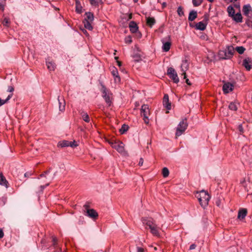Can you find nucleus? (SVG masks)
Listing matches in <instances>:
<instances>
[{"label":"nucleus","mask_w":252,"mask_h":252,"mask_svg":"<svg viewBox=\"0 0 252 252\" xmlns=\"http://www.w3.org/2000/svg\"><path fill=\"white\" fill-rule=\"evenodd\" d=\"M4 236V233L2 229L0 228V238H2Z\"/></svg>","instance_id":"nucleus-48"},{"label":"nucleus","mask_w":252,"mask_h":252,"mask_svg":"<svg viewBox=\"0 0 252 252\" xmlns=\"http://www.w3.org/2000/svg\"><path fill=\"white\" fill-rule=\"evenodd\" d=\"M14 91V88L12 86H9L7 89V92L12 93Z\"/></svg>","instance_id":"nucleus-47"},{"label":"nucleus","mask_w":252,"mask_h":252,"mask_svg":"<svg viewBox=\"0 0 252 252\" xmlns=\"http://www.w3.org/2000/svg\"><path fill=\"white\" fill-rule=\"evenodd\" d=\"M188 127V123L186 119L182 120L176 128V136L177 137L181 135Z\"/></svg>","instance_id":"nucleus-5"},{"label":"nucleus","mask_w":252,"mask_h":252,"mask_svg":"<svg viewBox=\"0 0 252 252\" xmlns=\"http://www.w3.org/2000/svg\"><path fill=\"white\" fill-rule=\"evenodd\" d=\"M109 144L112 148L115 149L119 153H125L124 144L120 141L110 142Z\"/></svg>","instance_id":"nucleus-6"},{"label":"nucleus","mask_w":252,"mask_h":252,"mask_svg":"<svg viewBox=\"0 0 252 252\" xmlns=\"http://www.w3.org/2000/svg\"><path fill=\"white\" fill-rule=\"evenodd\" d=\"M2 24L3 25V26H6V27H8L9 23H10V21H9V18H7V17H5L4 18L3 20L2 21Z\"/></svg>","instance_id":"nucleus-37"},{"label":"nucleus","mask_w":252,"mask_h":252,"mask_svg":"<svg viewBox=\"0 0 252 252\" xmlns=\"http://www.w3.org/2000/svg\"><path fill=\"white\" fill-rule=\"evenodd\" d=\"M163 103L167 109L170 110L171 109V104L169 102V97L168 94H165L164 95Z\"/></svg>","instance_id":"nucleus-15"},{"label":"nucleus","mask_w":252,"mask_h":252,"mask_svg":"<svg viewBox=\"0 0 252 252\" xmlns=\"http://www.w3.org/2000/svg\"><path fill=\"white\" fill-rule=\"evenodd\" d=\"M81 115L82 117V119L87 123H89L90 121V119L89 118V116L88 114L85 112H82L81 113Z\"/></svg>","instance_id":"nucleus-26"},{"label":"nucleus","mask_w":252,"mask_h":252,"mask_svg":"<svg viewBox=\"0 0 252 252\" xmlns=\"http://www.w3.org/2000/svg\"><path fill=\"white\" fill-rule=\"evenodd\" d=\"M234 86L232 84L227 82L225 83L223 86L222 90L224 94H227L233 90Z\"/></svg>","instance_id":"nucleus-11"},{"label":"nucleus","mask_w":252,"mask_h":252,"mask_svg":"<svg viewBox=\"0 0 252 252\" xmlns=\"http://www.w3.org/2000/svg\"><path fill=\"white\" fill-rule=\"evenodd\" d=\"M218 206H219V203H217Z\"/></svg>","instance_id":"nucleus-62"},{"label":"nucleus","mask_w":252,"mask_h":252,"mask_svg":"<svg viewBox=\"0 0 252 252\" xmlns=\"http://www.w3.org/2000/svg\"><path fill=\"white\" fill-rule=\"evenodd\" d=\"M150 115V111L149 106L147 104L143 105L141 108V115L143 117L144 121L146 124H148L149 123Z\"/></svg>","instance_id":"nucleus-4"},{"label":"nucleus","mask_w":252,"mask_h":252,"mask_svg":"<svg viewBox=\"0 0 252 252\" xmlns=\"http://www.w3.org/2000/svg\"><path fill=\"white\" fill-rule=\"evenodd\" d=\"M229 108L233 111H236L237 109V104L236 102H231L229 105Z\"/></svg>","instance_id":"nucleus-33"},{"label":"nucleus","mask_w":252,"mask_h":252,"mask_svg":"<svg viewBox=\"0 0 252 252\" xmlns=\"http://www.w3.org/2000/svg\"><path fill=\"white\" fill-rule=\"evenodd\" d=\"M167 74L175 83H178L179 82L177 73L173 68H169L167 70Z\"/></svg>","instance_id":"nucleus-8"},{"label":"nucleus","mask_w":252,"mask_h":252,"mask_svg":"<svg viewBox=\"0 0 252 252\" xmlns=\"http://www.w3.org/2000/svg\"><path fill=\"white\" fill-rule=\"evenodd\" d=\"M58 100L59 104V110L61 112L64 111V110H65V100H64V99H62V100H61L60 99L59 96H58Z\"/></svg>","instance_id":"nucleus-18"},{"label":"nucleus","mask_w":252,"mask_h":252,"mask_svg":"<svg viewBox=\"0 0 252 252\" xmlns=\"http://www.w3.org/2000/svg\"><path fill=\"white\" fill-rule=\"evenodd\" d=\"M46 65H47V68L50 71H53L55 70V69L56 68L55 63L53 62L50 61L49 59H48L46 61Z\"/></svg>","instance_id":"nucleus-16"},{"label":"nucleus","mask_w":252,"mask_h":252,"mask_svg":"<svg viewBox=\"0 0 252 252\" xmlns=\"http://www.w3.org/2000/svg\"><path fill=\"white\" fill-rule=\"evenodd\" d=\"M7 181L2 174L0 173V185L7 187Z\"/></svg>","instance_id":"nucleus-25"},{"label":"nucleus","mask_w":252,"mask_h":252,"mask_svg":"<svg viewBox=\"0 0 252 252\" xmlns=\"http://www.w3.org/2000/svg\"><path fill=\"white\" fill-rule=\"evenodd\" d=\"M49 173V171H46L44 174H42L40 175L41 177H42L43 176H45L46 177L47 179H48L49 180L51 181L53 178V177H50L48 176V174Z\"/></svg>","instance_id":"nucleus-39"},{"label":"nucleus","mask_w":252,"mask_h":252,"mask_svg":"<svg viewBox=\"0 0 252 252\" xmlns=\"http://www.w3.org/2000/svg\"><path fill=\"white\" fill-rule=\"evenodd\" d=\"M196 247V245L192 244L189 247V250H191L195 249Z\"/></svg>","instance_id":"nucleus-49"},{"label":"nucleus","mask_w":252,"mask_h":252,"mask_svg":"<svg viewBox=\"0 0 252 252\" xmlns=\"http://www.w3.org/2000/svg\"><path fill=\"white\" fill-rule=\"evenodd\" d=\"M70 144L69 145V146L74 148L78 146V144L76 143V142L75 141H70Z\"/></svg>","instance_id":"nucleus-45"},{"label":"nucleus","mask_w":252,"mask_h":252,"mask_svg":"<svg viewBox=\"0 0 252 252\" xmlns=\"http://www.w3.org/2000/svg\"><path fill=\"white\" fill-rule=\"evenodd\" d=\"M227 11L229 17H232L235 14V10L232 6H228L227 8Z\"/></svg>","instance_id":"nucleus-28"},{"label":"nucleus","mask_w":252,"mask_h":252,"mask_svg":"<svg viewBox=\"0 0 252 252\" xmlns=\"http://www.w3.org/2000/svg\"><path fill=\"white\" fill-rule=\"evenodd\" d=\"M243 14L249 18H252V8L250 4L244 5L242 8Z\"/></svg>","instance_id":"nucleus-9"},{"label":"nucleus","mask_w":252,"mask_h":252,"mask_svg":"<svg viewBox=\"0 0 252 252\" xmlns=\"http://www.w3.org/2000/svg\"><path fill=\"white\" fill-rule=\"evenodd\" d=\"M118 65L120 66L121 65V63L119 61H117Z\"/></svg>","instance_id":"nucleus-55"},{"label":"nucleus","mask_w":252,"mask_h":252,"mask_svg":"<svg viewBox=\"0 0 252 252\" xmlns=\"http://www.w3.org/2000/svg\"><path fill=\"white\" fill-rule=\"evenodd\" d=\"M128 126L126 125H124L120 129V131L121 132V133L122 134H123L125 132H126L127 129H128Z\"/></svg>","instance_id":"nucleus-38"},{"label":"nucleus","mask_w":252,"mask_h":252,"mask_svg":"<svg viewBox=\"0 0 252 252\" xmlns=\"http://www.w3.org/2000/svg\"><path fill=\"white\" fill-rule=\"evenodd\" d=\"M197 17V12L194 10L190 12L188 19L190 21H193Z\"/></svg>","instance_id":"nucleus-24"},{"label":"nucleus","mask_w":252,"mask_h":252,"mask_svg":"<svg viewBox=\"0 0 252 252\" xmlns=\"http://www.w3.org/2000/svg\"><path fill=\"white\" fill-rule=\"evenodd\" d=\"M90 1L92 5H96L101 2V0H90Z\"/></svg>","instance_id":"nucleus-40"},{"label":"nucleus","mask_w":252,"mask_h":252,"mask_svg":"<svg viewBox=\"0 0 252 252\" xmlns=\"http://www.w3.org/2000/svg\"><path fill=\"white\" fill-rule=\"evenodd\" d=\"M235 51V48L232 46H229L224 50L220 52V55H225L224 59H230L233 55Z\"/></svg>","instance_id":"nucleus-7"},{"label":"nucleus","mask_w":252,"mask_h":252,"mask_svg":"<svg viewBox=\"0 0 252 252\" xmlns=\"http://www.w3.org/2000/svg\"><path fill=\"white\" fill-rule=\"evenodd\" d=\"M245 50V48L243 46H237L235 48V50L240 54H242Z\"/></svg>","instance_id":"nucleus-32"},{"label":"nucleus","mask_w":252,"mask_h":252,"mask_svg":"<svg viewBox=\"0 0 252 252\" xmlns=\"http://www.w3.org/2000/svg\"><path fill=\"white\" fill-rule=\"evenodd\" d=\"M247 210L246 209H242L240 210L238 212V218L240 219H243L245 218V217L247 215Z\"/></svg>","instance_id":"nucleus-21"},{"label":"nucleus","mask_w":252,"mask_h":252,"mask_svg":"<svg viewBox=\"0 0 252 252\" xmlns=\"http://www.w3.org/2000/svg\"><path fill=\"white\" fill-rule=\"evenodd\" d=\"M112 74L113 76H114V80L115 82L119 83L120 82V77H119L118 75V71L115 67H113L112 71H111Z\"/></svg>","instance_id":"nucleus-14"},{"label":"nucleus","mask_w":252,"mask_h":252,"mask_svg":"<svg viewBox=\"0 0 252 252\" xmlns=\"http://www.w3.org/2000/svg\"><path fill=\"white\" fill-rule=\"evenodd\" d=\"M143 225H146L150 229L151 233L154 236L159 237L160 236V227L158 226L155 221L152 218H144L142 219Z\"/></svg>","instance_id":"nucleus-1"},{"label":"nucleus","mask_w":252,"mask_h":252,"mask_svg":"<svg viewBox=\"0 0 252 252\" xmlns=\"http://www.w3.org/2000/svg\"><path fill=\"white\" fill-rule=\"evenodd\" d=\"M129 27L130 31L133 33L136 32L138 30V27L137 26V25L135 23L133 22H131L130 23Z\"/></svg>","instance_id":"nucleus-23"},{"label":"nucleus","mask_w":252,"mask_h":252,"mask_svg":"<svg viewBox=\"0 0 252 252\" xmlns=\"http://www.w3.org/2000/svg\"><path fill=\"white\" fill-rule=\"evenodd\" d=\"M125 41L126 43L130 44L132 42L131 37L130 36H127L125 37Z\"/></svg>","instance_id":"nucleus-41"},{"label":"nucleus","mask_w":252,"mask_h":252,"mask_svg":"<svg viewBox=\"0 0 252 252\" xmlns=\"http://www.w3.org/2000/svg\"><path fill=\"white\" fill-rule=\"evenodd\" d=\"M76 10L78 13H81L82 11V7L78 0L76 1Z\"/></svg>","instance_id":"nucleus-35"},{"label":"nucleus","mask_w":252,"mask_h":252,"mask_svg":"<svg viewBox=\"0 0 252 252\" xmlns=\"http://www.w3.org/2000/svg\"><path fill=\"white\" fill-rule=\"evenodd\" d=\"M243 65L247 70H250L252 68V60L249 57L246 58L244 59Z\"/></svg>","instance_id":"nucleus-10"},{"label":"nucleus","mask_w":252,"mask_h":252,"mask_svg":"<svg viewBox=\"0 0 252 252\" xmlns=\"http://www.w3.org/2000/svg\"><path fill=\"white\" fill-rule=\"evenodd\" d=\"M70 144V141L63 140L58 143V146L61 147H68Z\"/></svg>","instance_id":"nucleus-27"},{"label":"nucleus","mask_w":252,"mask_h":252,"mask_svg":"<svg viewBox=\"0 0 252 252\" xmlns=\"http://www.w3.org/2000/svg\"><path fill=\"white\" fill-rule=\"evenodd\" d=\"M189 68V64L186 61H183L181 65V69L182 72V75H183V78H186V72L188 70Z\"/></svg>","instance_id":"nucleus-12"},{"label":"nucleus","mask_w":252,"mask_h":252,"mask_svg":"<svg viewBox=\"0 0 252 252\" xmlns=\"http://www.w3.org/2000/svg\"><path fill=\"white\" fill-rule=\"evenodd\" d=\"M154 250H157V248H156V247H155V248H154Z\"/></svg>","instance_id":"nucleus-58"},{"label":"nucleus","mask_w":252,"mask_h":252,"mask_svg":"<svg viewBox=\"0 0 252 252\" xmlns=\"http://www.w3.org/2000/svg\"><path fill=\"white\" fill-rule=\"evenodd\" d=\"M143 162H144V160H143V159L142 158H141L140 159V160H139V166H142L143 164Z\"/></svg>","instance_id":"nucleus-50"},{"label":"nucleus","mask_w":252,"mask_h":252,"mask_svg":"<svg viewBox=\"0 0 252 252\" xmlns=\"http://www.w3.org/2000/svg\"><path fill=\"white\" fill-rule=\"evenodd\" d=\"M12 96V94H9L6 99H2L0 98V106L6 103Z\"/></svg>","instance_id":"nucleus-31"},{"label":"nucleus","mask_w":252,"mask_h":252,"mask_svg":"<svg viewBox=\"0 0 252 252\" xmlns=\"http://www.w3.org/2000/svg\"><path fill=\"white\" fill-rule=\"evenodd\" d=\"M101 92L102 96L104 99L106 104L108 106H110L113 99V95L111 92L103 85H102Z\"/></svg>","instance_id":"nucleus-3"},{"label":"nucleus","mask_w":252,"mask_h":252,"mask_svg":"<svg viewBox=\"0 0 252 252\" xmlns=\"http://www.w3.org/2000/svg\"><path fill=\"white\" fill-rule=\"evenodd\" d=\"M115 60H117L118 59V57H115Z\"/></svg>","instance_id":"nucleus-59"},{"label":"nucleus","mask_w":252,"mask_h":252,"mask_svg":"<svg viewBox=\"0 0 252 252\" xmlns=\"http://www.w3.org/2000/svg\"><path fill=\"white\" fill-rule=\"evenodd\" d=\"M85 14L86 17L85 18L84 21H87L89 22H93L94 20L93 14L91 12H86Z\"/></svg>","instance_id":"nucleus-22"},{"label":"nucleus","mask_w":252,"mask_h":252,"mask_svg":"<svg viewBox=\"0 0 252 252\" xmlns=\"http://www.w3.org/2000/svg\"><path fill=\"white\" fill-rule=\"evenodd\" d=\"M185 79H186V82L187 83V84L189 85H191V83H190L189 79H187V77H186V78H184Z\"/></svg>","instance_id":"nucleus-52"},{"label":"nucleus","mask_w":252,"mask_h":252,"mask_svg":"<svg viewBox=\"0 0 252 252\" xmlns=\"http://www.w3.org/2000/svg\"><path fill=\"white\" fill-rule=\"evenodd\" d=\"M167 38H168V39H170V36H168L167 37Z\"/></svg>","instance_id":"nucleus-60"},{"label":"nucleus","mask_w":252,"mask_h":252,"mask_svg":"<svg viewBox=\"0 0 252 252\" xmlns=\"http://www.w3.org/2000/svg\"><path fill=\"white\" fill-rule=\"evenodd\" d=\"M203 1V0H192V3L194 6L200 5Z\"/></svg>","instance_id":"nucleus-36"},{"label":"nucleus","mask_w":252,"mask_h":252,"mask_svg":"<svg viewBox=\"0 0 252 252\" xmlns=\"http://www.w3.org/2000/svg\"><path fill=\"white\" fill-rule=\"evenodd\" d=\"M138 0H133V1L135 2H136L138 1Z\"/></svg>","instance_id":"nucleus-57"},{"label":"nucleus","mask_w":252,"mask_h":252,"mask_svg":"<svg viewBox=\"0 0 252 252\" xmlns=\"http://www.w3.org/2000/svg\"><path fill=\"white\" fill-rule=\"evenodd\" d=\"M92 23L93 22H89L87 21H84L83 22L85 28L90 31L92 30L93 29V26H92Z\"/></svg>","instance_id":"nucleus-29"},{"label":"nucleus","mask_w":252,"mask_h":252,"mask_svg":"<svg viewBox=\"0 0 252 252\" xmlns=\"http://www.w3.org/2000/svg\"><path fill=\"white\" fill-rule=\"evenodd\" d=\"M162 42L163 43L162 45V50L164 52H167L169 50L171 47V42L170 41L165 42L164 40H162Z\"/></svg>","instance_id":"nucleus-19"},{"label":"nucleus","mask_w":252,"mask_h":252,"mask_svg":"<svg viewBox=\"0 0 252 252\" xmlns=\"http://www.w3.org/2000/svg\"><path fill=\"white\" fill-rule=\"evenodd\" d=\"M177 13L180 16H182L184 15V11L182 8L179 6L177 9Z\"/></svg>","instance_id":"nucleus-43"},{"label":"nucleus","mask_w":252,"mask_h":252,"mask_svg":"<svg viewBox=\"0 0 252 252\" xmlns=\"http://www.w3.org/2000/svg\"><path fill=\"white\" fill-rule=\"evenodd\" d=\"M53 241L54 245H55L56 242L57 241L56 239L55 238H53Z\"/></svg>","instance_id":"nucleus-54"},{"label":"nucleus","mask_w":252,"mask_h":252,"mask_svg":"<svg viewBox=\"0 0 252 252\" xmlns=\"http://www.w3.org/2000/svg\"><path fill=\"white\" fill-rule=\"evenodd\" d=\"M155 23V20L154 18L148 17L147 18V24L150 27H152Z\"/></svg>","instance_id":"nucleus-30"},{"label":"nucleus","mask_w":252,"mask_h":252,"mask_svg":"<svg viewBox=\"0 0 252 252\" xmlns=\"http://www.w3.org/2000/svg\"><path fill=\"white\" fill-rule=\"evenodd\" d=\"M240 184L245 188L246 189H247L246 179L244 178L241 179L240 181Z\"/></svg>","instance_id":"nucleus-44"},{"label":"nucleus","mask_w":252,"mask_h":252,"mask_svg":"<svg viewBox=\"0 0 252 252\" xmlns=\"http://www.w3.org/2000/svg\"><path fill=\"white\" fill-rule=\"evenodd\" d=\"M5 0H0V9L3 11L4 9Z\"/></svg>","instance_id":"nucleus-42"},{"label":"nucleus","mask_w":252,"mask_h":252,"mask_svg":"<svg viewBox=\"0 0 252 252\" xmlns=\"http://www.w3.org/2000/svg\"><path fill=\"white\" fill-rule=\"evenodd\" d=\"M49 185V183L46 184L45 186H41L40 188L41 189V190H43L46 187L48 186Z\"/></svg>","instance_id":"nucleus-53"},{"label":"nucleus","mask_w":252,"mask_h":252,"mask_svg":"<svg viewBox=\"0 0 252 252\" xmlns=\"http://www.w3.org/2000/svg\"><path fill=\"white\" fill-rule=\"evenodd\" d=\"M238 129H239V130L240 132H243V127H242V125H239V126Z\"/></svg>","instance_id":"nucleus-51"},{"label":"nucleus","mask_w":252,"mask_h":252,"mask_svg":"<svg viewBox=\"0 0 252 252\" xmlns=\"http://www.w3.org/2000/svg\"><path fill=\"white\" fill-rule=\"evenodd\" d=\"M209 2H213L214 0H207Z\"/></svg>","instance_id":"nucleus-56"},{"label":"nucleus","mask_w":252,"mask_h":252,"mask_svg":"<svg viewBox=\"0 0 252 252\" xmlns=\"http://www.w3.org/2000/svg\"><path fill=\"white\" fill-rule=\"evenodd\" d=\"M196 197L202 207L205 208L208 205L210 199V196L207 191L202 190L199 192L197 193Z\"/></svg>","instance_id":"nucleus-2"},{"label":"nucleus","mask_w":252,"mask_h":252,"mask_svg":"<svg viewBox=\"0 0 252 252\" xmlns=\"http://www.w3.org/2000/svg\"><path fill=\"white\" fill-rule=\"evenodd\" d=\"M136 252H145V250L143 248L137 247L136 248Z\"/></svg>","instance_id":"nucleus-46"},{"label":"nucleus","mask_w":252,"mask_h":252,"mask_svg":"<svg viewBox=\"0 0 252 252\" xmlns=\"http://www.w3.org/2000/svg\"><path fill=\"white\" fill-rule=\"evenodd\" d=\"M231 18L236 23H241L242 22V16L240 12L235 14Z\"/></svg>","instance_id":"nucleus-17"},{"label":"nucleus","mask_w":252,"mask_h":252,"mask_svg":"<svg viewBox=\"0 0 252 252\" xmlns=\"http://www.w3.org/2000/svg\"><path fill=\"white\" fill-rule=\"evenodd\" d=\"M207 24L203 21L197 23L195 28L197 30L204 31L206 28Z\"/></svg>","instance_id":"nucleus-20"},{"label":"nucleus","mask_w":252,"mask_h":252,"mask_svg":"<svg viewBox=\"0 0 252 252\" xmlns=\"http://www.w3.org/2000/svg\"><path fill=\"white\" fill-rule=\"evenodd\" d=\"M162 174L164 178L167 177V176H168L169 174V170L168 169V168H166V167H164L162 169Z\"/></svg>","instance_id":"nucleus-34"},{"label":"nucleus","mask_w":252,"mask_h":252,"mask_svg":"<svg viewBox=\"0 0 252 252\" xmlns=\"http://www.w3.org/2000/svg\"><path fill=\"white\" fill-rule=\"evenodd\" d=\"M218 206H219V203H217Z\"/></svg>","instance_id":"nucleus-61"},{"label":"nucleus","mask_w":252,"mask_h":252,"mask_svg":"<svg viewBox=\"0 0 252 252\" xmlns=\"http://www.w3.org/2000/svg\"><path fill=\"white\" fill-rule=\"evenodd\" d=\"M85 214L92 219H95L98 216L97 212L94 209H87Z\"/></svg>","instance_id":"nucleus-13"}]
</instances>
